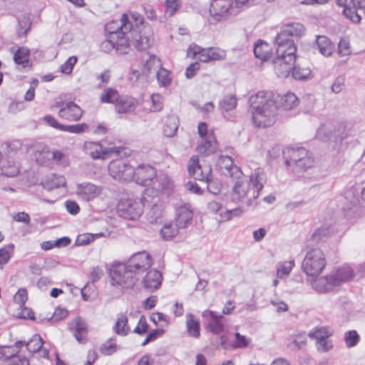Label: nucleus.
Wrapping results in <instances>:
<instances>
[{"instance_id":"obj_1","label":"nucleus","mask_w":365,"mask_h":365,"mask_svg":"<svg viewBox=\"0 0 365 365\" xmlns=\"http://www.w3.org/2000/svg\"><path fill=\"white\" fill-rule=\"evenodd\" d=\"M249 111L253 124L258 128L269 127L276 121L277 109L292 110L299 105L297 96L291 92L284 95L261 91L250 96Z\"/></svg>"},{"instance_id":"obj_2","label":"nucleus","mask_w":365,"mask_h":365,"mask_svg":"<svg viewBox=\"0 0 365 365\" xmlns=\"http://www.w3.org/2000/svg\"><path fill=\"white\" fill-rule=\"evenodd\" d=\"M264 174L259 168L249 178L238 179L232 188V199L236 202H245L248 205L258 198L264 187Z\"/></svg>"},{"instance_id":"obj_3","label":"nucleus","mask_w":365,"mask_h":365,"mask_svg":"<svg viewBox=\"0 0 365 365\" xmlns=\"http://www.w3.org/2000/svg\"><path fill=\"white\" fill-rule=\"evenodd\" d=\"M327 265V259L323 251L314 248L306 254L302 264L304 273L309 278L318 277Z\"/></svg>"},{"instance_id":"obj_4","label":"nucleus","mask_w":365,"mask_h":365,"mask_svg":"<svg viewBox=\"0 0 365 365\" xmlns=\"http://www.w3.org/2000/svg\"><path fill=\"white\" fill-rule=\"evenodd\" d=\"M283 156L287 165L295 164L302 171L313 168L315 164L312 153L304 148H287Z\"/></svg>"},{"instance_id":"obj_5","label":"nucleus","mask_w":365,"mask_h":365,"mask_svg":"<svg viewBox=\"0 0 365 365\" xmlns=\"http://www.w3.org/2000/svg\"><path fill=\"white\" fill-rule=\"evenodd\" d=\"M143 211L144 204L138 197H122L116 206V212L120 217L133 221L139 220Z\"/></svg>"},{"instance_id":"obj_6","label":"nucleus","mask_w":365,"mask_h":365,"mask_svg":"<svg viewBox=\"0 0 365 365\" xmlns=\"http://www.w3.org/2000/svg\"><path fill=\"white\" fill-rule=\"evenodd\" d=\"M197 133L202 139L196 148V150L200 155L208 156L218 152L219 143L214 129L209 130L207 123L201 122L198 124Z\"/></svg>"},{"instance_id":"obj_7","label":"nucleus","mask_w":365,"mask_h":365,"mask_svg":"<svg viewBox=\"0 0 365 365\" xmlns=\"http://www.w3.org/2000/svg\"><path fill=\"white\" fill-rule=\"evenodd\" d=\"M187 55L192 58L197 56L200 61L208 63L224 60L226 58V51L217 47L202 48L192 43L187 48Z\"/></svg>"},{"instance_id":"obj_8","label":"nucleus","mask_w":365,"mask_h":365,"mask_svg":"<svg viewBox=\"0 0 365 365\" xmlns=\"http://www.w3.org/2000/svg\"><path fill=\"white\" fill-rule=\"evenodd\" d=\"M187 170L191 176L197 180L205 181L207 183V188L213 193H217V191L212 190L213 182L212 168L210 165H201L198 156L193 155L189 160Z\"/></svg>"},{"instance_id":"obj_9","label":"nucleus","mask_w":365,"mask_h":365,"mask_svg":"<svg viewBox=\"0 0 365 365\" xmlns=\"http://www.w3.org/2000/svg\"><path fill=\"white\" fill-rule=\"evenodd\" d=\"M334 334L332 329L326 326H317L308 334L310 339L315 341L318 351L327 352L333 348L331 337Z\"/></svg>"},{"instance_id":"obj_10","label":"nucleus","mask_w":365,"mask_h":365,"mask_svg":"<svg viewBox=\"0 0 365 365\" xmlns=\"http://www.w3.org/2000/svg\"><path fill=\"white\" fill-rule=\"evenodd\" d=\"M109 175L115 180L128 182L134 180L135 168L123 160H113L108 164Z\"/></svg>"},{"instance_id":"obj_11","label":"nucleus","mask_w":365,"mask_h":365,"mask_svg":"<svg viewBox=\"0 0 365 365\" xmlns=\"http://www.w3.org/2000/svg\"><path fill=\"white\" fill-rule=\"evenodd\" d=\"M111 284L123 289L132 288L135 285V279L131 271L123 264L113 266L110 270Z\"/></svg>"},{"instance_id":"obj_12","label":"nucleus","mask_w":365,"mask_h":365,"mask_svg":"<svg viewBox=\"0 0 365 365\" xmlns=\"http://www.w3.org/2000/svg\"><path fill=\"white\" fill-rule=\"evenodd\" d=\"M132 38L136 48L141 51L147 50L154 42L153 29L150 26L143 24L138 29H133Z\"/></svg>"},{"instance_id":"obj_13","label":"nucleus","mask_w":365,"mask_h":365,"mask_svg":"<svg viewBox=\"0 0 365 365\" xmlns=\"http://www.w3.org/2000/svg\"><path fill=\"white\" fill-rule=\"evenodd\" d=\"M107 41L113 48L117 50L126 48L129 46L126 33L118 29V22L111 21L106 25Z\"/></svg>"},{"instance_id":"obj_14","label":"nucleus","mask_w":365,"mask_h":365,"mask_svg":"<svg viewBox=\"0 0 365 365\" xmlns=\"http://www.w3.org/2000/svg\"><path fill=\"white\" fill-rule=\"evenodd\" d=\"M121 148H104L103 145L98 142L86 141L83 145V152L89 155L93 160H105L110 157L112 154H119Z\"/></svg>"},{"instance_id":"obj_15","label":"nucleus","mask_w":365,"mask_h":365,"mask_svg":"<svg viewBox=\"0 0 365 365\" xmlns=\"http://www.w3.org/2000/svg\"><path fill=\"white\" fill-rule=\"evenodd\" d=\"M336 4L350 21L356 24L361 21V17L357 10L365 9V0H336Z\"/></svg>"},{"instance_id":"obj_16","label":"nucleus","mask_w":365,"mask_h":365,"mask_svg":"<svg viewBox=\"0 0 365 365\" xmlns=\"http://www.w3.org/2000/svg\"><path fill=\"white\" fill-rule=\"evenodd\" d=\"M43 345V340L38 334L33 335L28 341H18L15 343V346L19 351V356L26 359L33 354L41 351Z\"/></svg>"},{"instance_id":"obj_17","label":"nucleus","mask_w":365,"mask_h":365,"mask_svg":"<svg viewBox=\"0 0 365 365\" xmlns=\"http://www.w3.org/2000/svg\"><path fill=\"white\" fill-rule=\"evenodd\" d=\"M153 265V259L146 252H140L133 255L128 260V268L133 272H144Z\"/></svg>"},{"instance_id":"obj_18","label":"nucleus","mask_w":365,"mask_h":365,"mask_svg":"<svg viewBox=\"0 0 365 365\" xmlns=\"http://www.w3.org/2000/svg\"><path fill=\"white\" fill-rule=\"evenodd\" d=\"M232 5V0H213L209 8L210 14L216 21L226 19L230 14Z\"/></svg>"},{"instance_id":"obj_19","label":"nucleus","mask_w":365,"mask_h":365,"mask_svg":"<svg viewBox=\"0 0 365 365\" xmlns=\"http://www.w3.org/2000/svg\"><path fill=\"white\" fill-rule=\"evenodd\" d=\"M157 177L156 170L149 165H140L135 168L134 180L141 185H150Z\"/></svg>"},{"instance_id":"obj_20","label":"nucleus","mask_w":365,"mask_h":365,"mask_svg":"<svg viewBox=\"0 0 365 365\" xmlns=\"http://www.w3.org/2000/svg\"><path fill=\"white\" fill-rule=\"evenodd\" d=\"M120 24H118V29L122 30L124 32L129 33L134 29H138L143 24V16L138 12L130 11L127 14H122L120 19Z\"/></svg>"},{"instance_id":"obj_21","label":"nucleus","mask_w":365,"mask_h":365,"mask_svg":"<svg viewBox=\"0 0 365 365\" xmlns=\"http://www.w3.org/2000/svg\"><path fill=\"white\" fill-rule=\"evenodd\" d=\"M69 330L73 333L75 339L80 344H85L88 341V329L85 321L80 317L73 318L69 323Z\"/></svg>"},{"instance_id":"obj_22","label":"nucleus","mask_w":365,"mask_h":365,"mask_svg":"<svg viewBox=\"0 0 365 365\" xmlns=\"http://www.w3.org/2000/svg\"><path fill=\"white\" fill-rule=\"evenodd\" d=\"M277 43V58L285 59L290 61H295L297 58V47L293 41L279 40L276 38Z\"/></svg>"},{"instance_id":"obj_23","label":"nucleus","mask_w":365,"mask_h":365,"mask_svg":"<svg viewBox=\"0 0 365 365\" xmlns=\"http://www.w3.org/2000/svg\"><path fill=\"white\" fill-rule=\"evenodd\" d=\"M102 192V187L91 182H83L76 187V194L81 200H92L98 197Z\"/></svg>"},{"instance_id":"obj_24","label":"nucleus","mask_w":365,"mask_h":365,"mask_svg":"<svg viewBox=\"0 0 365 365\" xmlns=\"http://www.w3.org/2000/svg\"><path fill=\"white\" fill-rule=\"evenodd\" d=\"M163 279V277L161 272L153 269L146 273L141 283L146 291L153 292L160 287Z\"/></svg>"},{"instance_id":"obj_25","label":"nucleus","mask_w":365,"mask_h":365,"mask_svg":"<svg viewBox=\"0 0 365 365\" xmlns=\"http://www.w3.org/2000/svg\"><path fill=\"white\" fill-rule=\"evenodd\" d=\"M305 29L300 23H289L283 25L277 38L279 40L292 41L289 37H300L304 35Z\"/></svg>"},{"instance_id":"obj_26","label":"nucleus","mask_w":365,"mask_h":365,"mask_svg":"<svg viewBox=\"0 0 365 365\" xmlns=\"http://www.w3.org/2000/svg\"><path fill=\"white\" fill-rule=\"evenodd\" d=\"M83 111L79 106L71 101L66 103L60 108L58 115L68 121H77L83 115Z\"/></svg>"},{"instance_id":"obj_27","label":"nucleus","mask_w":365,"mask_h":365,"mask_svg":"<svg viewBox=\"0 0 365 365\" xmlns=\"http://www.w3.org/2000/svg\"><path fill=\"white\" fill-rule=\"evenodd\" d=\"M138 106V101L130 96L120 95L114 108L118 113H128L134 111Z\"/></svg>"},{"instance_id":"obj_28","label":"nucleus","mask_w":365,"mask_h":365,"mask_svg":"<svg viewBox=\"0 0 365 365\" xmlns=\"http://www.w3.org/2000/svg\"><path fill=\"white\" fill-rule=\"evenodd\" d=\"M312 287L317 292L325 293L333 290L336 287L331 274L323 277L310 278Z\"/></svg>"},{"instance_id":"obj_29","label":"nucleus","mask_w":365,"mask_h":365,"mask_svg":"<svg viewBox=\"0 0 365 365\" xmlns=\"http://www.w3.org/2000/svg\"><path fill=\"white\" fill-rule=\"evenodd\" d=\"M193 217L192 210L190 205H184L176 210L175 223L178 227L185 228L192 221Z\"/></svg>"},{"instance_id":"obj_30","label":"nucleus","mask_w":365,"mask_h":365,"mask_svg":"<svg viewBox=\"0 0 365 365\" xmlns=\"http://www.w3.org/2000/svg\"><path fill=\"white\" fill-rule=\"evenodd\" d=\"M336 286L343 282L351 280L354 276L353 269L348 264H344L338 267L333 274H331Z\"/></svg>"},{"instance_id":"obj_31","label":"nucleus","mask_w":365,"mask_h":365,"mask_svg":"<svg viewBox=\"0 0 365 365\" xmlns=\"http://www.w3.org/2000/svg\"><path fill=\"white\" fill-rule=\"evenodd\" d=\"M11 51L14 53L13 58L15 63L21 65L24 68L31 67L32 62L30 60L31 52L27 47L21 46L16 50L11 48Z\"/></svg>"},{"instance_id":"obj_32","label":"nucleus","mask_w":365,"mask_h":365,"mask_svg":"<svg viewBox=\"0 0 365 365\" xmlns=\"http://www.w3.org/2000/svg\"><path fill=\"white\" fill-rule=\"evenodd\" d=\"M254 53L256 58L262 61H266L271 58L272 48L267 42L258 40L254 46Z\"/></svg>"},{"instance_id":"obj_33","label":"nucleus","mask_w":365,"mask_h":365,"mask_svg":"<svg viewBox=\"0 0 365 365\" xmlns=\"http://www.w3.org/2000/svg\"><path fill=\"white\" fill-rule=\"evenodd\" d=\"M207 314L210 317L208 322V329L215 334H220L223 331L224 324L222 322V316L215 314L213 311H207Z\"/></svg>"},{"instance_id":"obj_34","label":"nucleus","mask_w":365,"mask_h":365,"mask_svg":"<svg viewBox=\"0 0 365 365\" xmlns=\"http://www.w3.org/2000/svg\"><path fill=\"white\" fill-rule=\"evenodd\" d=\"M113 331L118 335L127 336L130 332L128 319L125 314L117 315L116 321L113 327Z\"/></svg>"},{"instance_id":"obj_35","label":"nucleus","mask_w":365,"mask_h":365,"mask_svg":"<svg viewBox=\"0 0 365 365\" xmlns=\"http://www.w3.org/2000/svg\"><path fill=\"white\" fill-rule=\"evenodd\" d=\"M295 61H289L280 58H276L274 61V71L278 76L287 77L292 71Z\"/></svg>"},{"instance_id":"obj_36","label":"nucleus","mask_w":365,"mask_h":365,"mask_svg":"<svg viewBox=\"0 0 365 365\" xmlns=\"http://www.w3.org/2000/svg\"><path fill=\"white\" fill-rule=\"evenodd\" d=\"M186 329L187 334L194 338H199L200 336V324L199 319L193 314H189L186 319Z\"/></svg>"},{"instance_id":"obj_37","label":"nucleus","mask_w":365,"mask_h":365,"mask_svg":"<svg viewBox=\"0 0 365 365\" xmlns=\"http://www.w3.org/2000/svg\"><path fill=\"white\" fill-rule=\"evenodd\" d=\"M0 169L1 174L7 177H15L20 173L19 165L11 159L5 160Z\"/></svg>"},{"instance_id":"obj_38","label":"nucleus","mask_w":365,"mask_h":365,"mask_svg":"<svg viewBox=\"0 0 365 365\" xmlns=\"http://www.w3.org/2000/svg\"><path fill=\"white\" fill-rule=\"evenodd\" d=\"M51 163H55L56 165L63 168L68 167L70 165V160L68 155L61 150H51Z\"/></svg>"},{"instance_id":"obj_39","label":"nucleus","mask_w":365,"mask_h":365,"mask_svg":"<svg viewBox=\"0 0 365 365\" xmlns=\"http://www.w3.org/2000/svg\"><path fill=\"white\" fill-rule=\"evenodd\" d=\"M317 43L319 52L326 56H329L334 51V45L331 40L325 36H319L317 38Z\"/></svg>"},{"instance_id":"obj_40","label":"nucleus","mask_w":365,"mask_h":365,"mask_svg":"<svg viewBox=\"0 0 365 365\" xmlns=\"http://www.w3.org/2000/svg\"><path fill=\"white\" fill-rule=\"evenodd\" d=\"M119 92L113 88H105L101 94L100 100L102 103H110L115 106L119 96Z\"/></svg>"},{"instance_id":"obj_41","label":"nucleus","mask_w":365,"mask_h":365,"mask_svg":"<svg viewBox=\"0 0 365 365\" xmlns=\"http://www.w3.org/2000/svg\"><path fill=\"white\" fill-rule=\"evenodd\" d=\"M66 181L64 176L56 174H53L50 177L47 178L43 182L44 186L48 189L64 187L66 186Z\"/></svg>"},{"instance_id":"obj_42","label":"nucleus","mask_w":365,"mask_h":365,"mask_svg":"<svg viewBox=\"0 0 365 365\" xmlns=\"http://www.w3.org/2000/svg\"><path fill=\"white\" fill-rule=\"evenodd\" d=\"M118 348L116 339L110 338L101 344L99 351L103 355L110 356L115 353Z\"/></svg>"},{"instance_id":"obj_43","label":"nucleus","mask_w":365,"mask_h":365,"mask_svg":"<svg viewBox=\"0 0 365 365\" xmlns=\"http://www.w3.org/2000/svg\"><path fill=\"white\" fill-rule=\"evenodd\" d=\"M156 78L160 86H168L172 82L171 72L163 66H161L157 71Z\"/></svg>"},{"instance_id":"obj_44","label":"nucleus","mask_w":365,"mask_h":365,"mask_svg":"<svg viewBox=\"0 0 365 365\" xmlns=\"http://www.w3.org/2000/svg\"><path fill=\"white\" fill-rule=\"evenodd\" d=\"M179 228L176 223H167L163 226L160 233L163 239L170 240L178 235Z\"/></svg>"},{"instance_id":"obj_45","label":"nucleus","mask_w":365,"mask_h":365,"mask_svg":"<svg viewBox=\"0 0 365 365\" xmlns=\"http://www.w3.org/2000/svg\"><path fill=\"white\" fill-rule=\"evenodd\" d=\"M251 339L240 332L235 333V339L232 341L231 346L234 349H243L249 346L251 343Z\"/></svg>"},{"instance_id":"obj_46","label":"nucleus","mask_w":365,"mask_h":365,"mask_svg":"<svg viewBox=\"0 0 365 365\" xmlns=\"http://www.w3.org/2000/svg\"><path fill=\"white\" fill-rule=\"evenodd\" d=\"M237 106V99L235 95L225 96L220 103L222 110L227 112L234 110Z\"/></svg>"},{"instance_id":"obj_47","label":"nucleus","mask_w":365,"mask_h":365,"mask_svg":"<svg viewBox=\"0 0 365 365\" xmlns=\"http://www.w3.org/2000/svg\"><path fill=\"white\" fill-rule=\"evenodd\" d=\"M11 357L21 358L19 356L18 349L15 345L12 346H0V359L7 360Z\"/></svg>"},{"instance_id":"obj_48","label":"nucleus","mask_w":365,"mask_h":365,"mask_svg":"<svg viewBox=\"0 0 365 365\" xmlns=\"http://www.w3.org/2000/svg\"><path fill=\"white\" fill-rule=\"evenodd\" d=\"M150 319L156 326L160 327V328L168 327L170 324L168 317L159 312H153L150 315Z\"/></svg>"},{"instance_id":"obj_49","label":"nucleus","mask_w":365,"mask_h":365,"mask_svg":"<svg viewBox=\"0 0 365 365\" xmlns=\"http://www.w3.org/2000/svg\"><path fill=\"white\" fill-rule=\"evenodd\" d=\"M161 66L162 63L160 59L155 56H151L145 63L143 70V72L148 73L157 68L159 69Z\"/></svg>"},{"instance_id":"obj_50","label":"nucleus","mask_w":365,"mask_h":365,"mask_svg":"<svg viewBox=\"0 0 365 365\" xmlns=\"http://www.w3.org/2000/svg\"><path fill=\"white\" fill-rule=\"evenodd\" d=\"M294 260L286 261L282 263L277 269V275L279 278H283L289 274L294 267Z\"/></svg>"},{"instance_id":"obj_51","label":"nucleus","mask_w":365,"mask_h":365,"mask_svg":"<svg viewBox=\"0 0 365 365\" xmlns=\"http://www.w3.org/2000/svg\"><path fill=\"white\" fill-rule=\"evenodd\" d=\"M151 105L149 110L152 112L160 111L163 108V97L159 93H153L150 96Z\"/></svg>"},{"instance_id":"obj_52","label":"nucleus","mask_w":365,"mask_h":365,"mask_svg":"<svg viewBox=\"0 0 365 365\" xmlns=\"http://www.w3.org/2000/svg\"><path fill=\"white\" fill-rule=\"evenodd\" d=\"M338 53L341 56H346L351 54V48L348 39H340L338 43Z\"/></svg>"},{"instance_id":"obj_53","label":"nucleus","mask_w":365,"mask_h":365,"mask_svg":"<svg viewBox=\"0 0 365 365\" xmlns=\"http://www.w3.org/2000/svg\"><path fill=\"white\" fill-rule=\"evenodd\" d=\"M102 234H91V233H83L79 235L76 239V243L78 245H87L91 242L94 241L97 237L101 236Z\"/></svg>"},{"instance_id":"obj_54","label":"nucleus","mask_w":365,"mask_h":365,"mask_svg":"<svg viewBox=\"0 0 365 365\" xmlns=\"http://www.w3.org/2000/svg\"><path fill=\"white\" fill-rule=\"evenodd\" d=\"M344 341L348 347H353L358 344L359 335L355 330L349 331L345 334Z\"/></svg>"},{"instance_id":"obj_55","label":"nucleus","mask_w":365,"mask_h":365,"mask_svg":"<svg viewBox=\"0 0 365 365\" xmlns=\"http://www.w3.org/2000/svg\"><path fill=\"white\" fill-rule=\"evenodd\" d=\"M36 161L41 165H47L51 163V150L43 149L35 153Z\"/></svg>"},{"instance_id":"obj_56","label":"nucleus","mask_w":365,"mask_h":365,"mask_svg":"<svg viewBox=\"0 0 365 365\" xmlns=\"http://www.w3.org/2000/svg\"><path fill=\"white\" fill-rule=\"evenodd\" d=\"M77 61V56H73L69 57L66 61L61 66V71L65 74H71Z\"/></svg>"},{"instance_id":"obj_57","label":"nucleus","mask_w":365,"mask_h":365,"mask_svg":"<svg viewBox=\"0 0 365 365\" xmlns=\"http://www.w3.org/2000/svg\"><path fill=\"white\" fill-rule=\"evenodd\" d=\"M165 13L170 16H173L180 7V0H165Z\"/></svg>"},{"instance_id":"obj_58","label":"nucleus","mask_w":365,"mask_h":365,"mask_svg":"<svg viewBox=\"0 0 365 365\" xmlns=\"http://www.w3.org/2000/svg\"><path fill=\"white\" fill-rule=\"evenodd\" d=\"M165 332V329L163 328H158L153 329L146 336L144 341L142 343L143 346L146 345L150 341H153L161 337Z\"/></svg>"},{"instance_id":"obj_59","label":"nucleus","mask_w":365,"mask_h":365,"mask_svg":"<svg viewBox=\"0 0 365 365\" xmlns=\"http://www.w3.org/2000/svg\"><path fill=\"white\" fill-rule=\"evenodd\" d=\"M14 245H11L9 247H2L0 249V266L6 264L11 257V253L14 250Z\"/></svg>"},{"instance_id":"obj_60","label":"nucleus","mask_w":365,"mask_h":365,"mask_svg":"<svg viewBox=\"0 0 365 365\" xmlns=\"http://www.w3.org/2000/svg\"><path fill=\"white\" fill-rule=\"evenodd\" d=\"M28 299V292L25 288L19 289L14 297V302L20 307L24 306Z\"/></svg>"},{"instance_id":"obj_61","label":"nucleus","mask_w":365,"mask_h":365,"mask_svg":"<svg viewBox=\"0 0 365 365\" xmlns=\"http://www.w3.org/2000/svg\"><path fill=\"white\" fill-rule=\"evenodd\" d=\"M291 73L294 78L297 80H303L310 74V71L307 68H301L293 66Z\"/></svg>"},{"instance_id":"obj_62","label":"nucleus","mask_w":365,"mask_h":365,"mask_svg":"<svg viewBox=\"0 0 365 365\" xmlns=\"http://www.w3.org/2000/svg\"><path fill=\"white\" fill-rule=\"evenodd\" d=\"M148 324L146 321V318L145 316L142 315L140 317L139 321L134 329V332L138 334L143 335L148 331Z\"/></svg>"},{"instance_id":"obj_63","label":"nucleus","mask_w":365,"mask_h":365,"mask_svg":"<svg viewBox=\"0 0 365 365\" xmlns=\"http://www.w3.org/2000/svg\"><path fill=\"white\" fill-rule=\"evenodd\" d=\"M68 314V312L66 309L62 308V307H57L54 310L51 319L53 322H58V321L66 319L67 317Z\"/></svg>"},{"instance_id":"obj_64","label":"nucleus","mask_w":365,"mask_h":365,"mask_svg":"<svg viewBox=\"0 0 365 365\" xmlns=\"http://www.w3.org/2000/svg\"><path fill=\"white\" fill-rule=\"evenodd\" d=\"M331 234V230L329 227H322L317 229L312 235L313 240L319 242L322 240V237L329 236Z\"/></svg>"}]
</instances>
